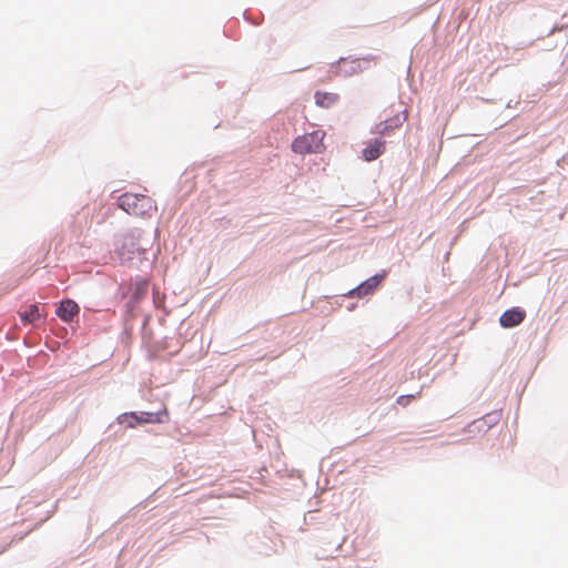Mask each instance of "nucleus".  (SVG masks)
Listing matches in <instances>:
<instances>
[{"instance_id": "nucleus-1", "label": "nucleus", "mask_w": 568, "mask_h": 568, "mask_svg": "<svg viewBox=\"0 0 568 568\" xmlns=\"http://www.w3.org/2000/svg\"><path fill=\"white\" fill-rule=\"evenodd\" d=\"M119 206L130 215L151 216L156 211L155 202L148 195L125 193L119 197Z\"/></svg>"}, {"instance_id": "nucleus-2", "label": "nucleus", "mask_w": 568, "mask_h": 568, "mask_svg": "<svg viewBox=\"0 0 568 568\" xmlns=\"http://www.w3.org/2000/svg\"><path fill=\"white\" fill-rule=\"evenodd\" d=\"M115 253L121 263L134 264L144 260L145 250L139 245L138 237L130 233L120 239Z\"/></svg>"}, {"instance_id": "nucleus-3", "label": "nucleus", "mask_w": 568, "mask_h": 568, "mask_svg": "<svg viewBox=\"0 0 568 568\" xmlns=\"http://www.w3.org/2000/svg\"><path fill=\"white\" fill-rule=\"evenodd\" d=\"M324 138L322 130L303 134L293 141L292 150L297 154L322 153L325 150Z\"/></svg>"}, {"instance_id": "nucleus-4", "label": "nucleus", "mask_w": 568, "mask_h": 568, "mask_svg": "<svg viewBox=\"0 0 568 568\" xmlns=\"http://www.w3.org/2000/svg\"><path fill=\"white\" fill-rule=\"evenodd\" d=\"M407 120V111L404 110L394 116L379 122L375 128V133L379 135H388L394 129L399 128Z\"/></svg>"}, {"instance_id": "nucleus-5", "label": "nucleus", "mask_w": 568, "mask_h": 568, "mask_svg": "<svg viewBox=\"0 0 568 568\" xmlns=\"http://www.w3.org/2000/svg\"><path fill=\"white\" fill-rule=\"evenodd\" d=\"M385 277V273L381 275H374L359 284L357 287L352 290L348 295L352 297H364L366 295L373 294L374 291L378 287L382 281Z\"/></svg>"}, {"instance_id": "nucleus-6", "label": "nucleus", "mask_w": 568, "mask_h": 568, "mask_svg": "<svg viewBox=\"0 0 568 568\" xmlns=\"http://www.w3.org/2000/svg\"><path fill=\"white\" fill-rule=\"evenodd\" d=\"M526 317L525 311L514 307L504 312L499 318V323L505 328L519 325Z\"/></svg>"}, {"instance_id": "nucleus-7", "label": "nucleus", "mask_w": 568, "mask_h": 568, "mask_svg": "<svg viewBox=\"0 0 568 568\" xmlns=\"http://www.w3.org/2000/svg\"><path fill=\"white\" fill-rule=\"evenodd\" d=\"M385 151V141L375 139L369 141L362 151L363 159L367 162L379 158Z\"/></svg>"}, {"instance_id": "nucleus-8", "label": "nucleus", "mask_w": 568, "mask_h": 568, "mask_svg": "<svg viewBox=\"0 0 568 568\" xmlns=\"http://www.w3.org/2000/svg\"><path fill=\"white\" fill-rule=\"evenodd\" d=\"M79 305L72 300H64L57 310V315L64 322H71L79 313Z\"/></svg>"}, {"instance_id": "nucleus-9", "label": "nucleus", "mask_w": 568, "mask_h": 568, "mask_svg": "<svg viewBox=\"0 0 568 568\" xmlns=\"http://www.w3.org/2000/svg\"><path fill=\"white\" fill-rule=\"evenodd\" d=\"M316 104L323 108H331L338 101V95L331 92H316Z\"/></svg>"}, {"instance_id": "nucleus-10", "label": "nucleus", "mask_w": 568, "mask_h": 568, "mask_svg": "<svg viewBox=\"0 0 568 568\" xmlns=\"http://www.w3.org/2000/svg\"><path fill=\"white\" fill-rule=\"evenodd\" d=\"M21 321L27 324H36L42 315L40 314L39 306L37 304H32L29 306L28 311L21 313Z\"/></svg>"}, {"instance_id": "nucleus-11", "label": "nucleus", "mask_w": 568, "mask_h": 568, "mask_svg": "<svg viewBox=\"0 0 568 568\" xmlns=\"http://www.w3.org/2000/svg\"><path fill=\"white\" fill-rule=\"evenodd\" d=\"M142 415H144L145 417L139 420L144 423H162L164 422V417H168L165 408H162L159 412H144L142 413Z\"/></svg>"}, {"instance_id": "nucleus-12", "label": "nucleus", "mask_w": 568, "mask_h": 568, "mask_svg": "<svg viewBox=\"0 0 568 568\" xmlns=\"http://www.w3.org/2000/svg\"><path fill=\"white\" fill-rule=\"evenodd\" d=\"M148 281L146 280H140L135 283V287H134V291H133V296L135 298H140L141 296H143L146 291H148Z\"/></svg>"}, {"instance_id": "nucleus-13", "label": "nucleus", "mask_w": 568, "mask_h": 568, "mask_svg": "<svg viewBox=\"0 0 568 568\" xmlns=\"http://www.w3.org/2000/svg\"><path fill=\"white\" fill-rule=\"evenodd\" d=\"M410 398H414V396H413V395H404V396H400V397L397 399V402H398L399 404H402V405H406V404L410 400Z\"/></svg>"}]
</instances>
